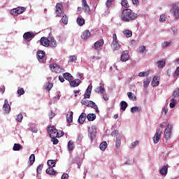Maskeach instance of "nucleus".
I'll use <instances>...</instances> for the list:
<instances>
[{
    "mask_svg": "<svg viewBox=\"0 0 179 179\" xmlns=\"http://www.w3.org/2000/svg\"><path fill=\"white\" fill-rule=\"evenodd\" d=\"M138 17V14L132 13L129 8L123 10L122 13V20L123 22H130V20H135Z\"/></svg>",
    "mask_w": 179,
    "mask_h": 179,
    "instance_id": "1",
    "label": "nucleus"
},
{
    "mask_svg": "<svg viewBox=\"0 0 179 179\" xmlns=\"http://www.w3.org/2000/svg\"><path fill=\"white\" fill-rule=\"evenodd\" d=\"M37 59L41 64H45V52L38 50L36 52Z\"/></svg>",
    "mask_w": 179,
    "mask_h": 179,
    "instance_id": "2",
    "label": "nucleus"
},
{
    "mask_svg": "<svg viewBox=\"0 0 179 179\" xmlns=\"http://www.w3.org/2000/svg\"><path fill=\"white\" fill-rule=\"evenodd\" d=\"M48 134H50V138H59L58 130L54 126L48 128Z\"/></svg>",
    "mask_w": 179,
    "mask_h": 179,
    "instance_id": "3",
    "label": "nucleus"
},
{
    "mask_svg": "<svg viewBox=\"0 0 179 179\" xmlns=\"http://www.w3.org/2000/svg\"><path fill=\"white\" fill-rule=\"evenodd\" d=\"M50 68L52 72H55V73H62V72L65 71L62 67H60L57 64H50Z\"/></svg>",
    "mask_w": 179,
    "mask_h": 179,
    "instance_id": "4",
    "label": "nucleus"
},
{
    "mask_svg": "<svg viewBox=\"0 0 179 179\" xmlns=\"http://www.w3.org/2000/svg\"><path fill=\"white\" fill-rule=\"evenodd\" d=\"M171 134H173V126L171 124H168L164 131V136L166 141H169V139L171 138Z\"/></svg>",
    "mask_w": 179,
    "mask_h": 179,
    "instance_id": "5",
    "label": "nucleus"
},
{
    "mask_svg": "<svg viewBox=\"0 0 179 179\" xmlns=\"http://www.w3.org/2000/svg\"><path fill=\"white\" fill-rule=\"evenodd\" d=\"M55 13L58 17H61L64 13V6L61 3H57L56 5Z\"/></svg>",
    "mask_w": 179,
    "mask_h": 179,
    "instance_id": "6",
    "label": "nucleus"
},
{
    "mask_svg": "<svg viewBox=\"0 0 179 179\" xmlns=\"http://www.w3.org/2000/svg\"><path fill=\"white\" fill-rule=\"evenodd\" d=\"M24 10H26V8L24 7H17L11 10V15L14 16H15V15H21Z\"/></svg>",
    "mask_w": 179,
    "mask_h": 179,
    "instance_id": "7",
    "label": "nucleus"
},
{
    "mask_svg": "<svg viewBox=\"0 0 179 179\" xmlns=\"http://www.w3.org/2000/svg\"><path fill=\"white\" fill-rule=\"evenodd\" d=\"M162 130H160V129H157L156 133L152 138L154 143L156 144L159 143V141H160V138H162Z\"/></svg>",
    "mask_w": 179,
    "mask_h": 179,
    "instance_id": "8",
    "label": "nucleus"
},
{
    "mask_svg": "<svg viewBox=\"0 0 179 179\" xmlns=\"http://www.w3.org/2000/svg\"><path fill=\"white\" fill-rule=\"evenodd\" d=\"M3 110L4 114H9V113H10V105H9V101H8V99L4 100Z\"/></svg>",
    "mask_w": 179,
    "mask_h": 179,
    "instance_id": "9",
    "label": "nucleus"
},
{
    "mask_svg": "<svg viewBox=\"0 0 179 179\" xmlns=\"http://www.w3.org/2000/svg\"><path fill=\"white\" fill-rule=\"evenodd\" d=\"M171 12H172L176 19H179V7L178 6L173 4L171 10Z\"/></svg>",
    "mask_w": 179,
    "mask_h": 179,
    "instance_id": "10",
    "label": "nucleus"
},
{
    "mask_svg": "<svg viewBox=\"0 0 179 179\" xmlns=\"http://www.w3.org/2000/svg\"><path fill=\"white\" fill-rule=\"evenodd\" d=\"M40 43L43 47H50V38L42 37L40 40Z\"/></svg>",
    "mask_w": 179,
    "mask_h": 179,
    "instance_id": "11",
    "label": "nucleus"
},
{
    "mask_svg": "<svg viewBox=\"0 0 179 179\" xmlns=\"http://www.w3.org/2000/svg\"><path fill=\"white\" fill-rule=\"evenodd\" d=\"M35 36L36 35L34 34V33L31 31H28L24 34L23 38L24 40H31V38H34Z\"/></svg>",
    "mask_w": 179,
    "mask_h": 179,
    "instance_id": "12",
    "label": "nucleus"
},
{
    "mask_svg": "<svg viewBox=\"0 0 179 179\" xmlns=\"http://www.w3.org/2000/svg\"><path fill=\"white\" fill-rule=\"evenodd\" d=\"M129 59V53L128 51H124L121 55L120 61L122 62H127Z\"/></svg>",
    "mask_w": 179,
    "mask_h": 179,
    "instance_id": "13",
    "label": "nucleus"
},
{
    "mask_svg": "<svg viewBox=\"0 0 179 179\" xmlns=\"http://www.w3.org/2000/svg\"><path fill=\"white\" fill-rule=\"evenodd\" d=\"M103 45H104V40L100 39L94 43L93 48H94V50H99V48L103 47Z\"/></svg>",
    "mask_w": 179,
    "mask_h": 179,
    "instance_id": "14",
    "label": "nucleus"
},
{
    "mask_svg": "<svg viewBox=\"0 0 179 179\" xmlns=\"http://www.w3.org/2000/svg\"><path fill=\"white\" fill-rule=\"evenodd\" d=\"M96 130L95 128L92 127V129H89V137L91 141H93L96 138Z\"/></svg>",
    "mask_w": 179,
    "mask_h": 179,
    "instance_id": "15",
    "label": "nucleus"
},
{
    "mask_svg": "<svg viewBox=\"0 0 179 179\" xmlns=\"http://www.w3.org/2000/svg\"><path fill=\"white\" fill-rule=\"evenodd\" d=\"M82 6L85 12L87 13L90 12V7L89 6V4H87V1L86 0H82Z\"/></svg>",
    "mask_w": 179,
    "mask_h": 179,
    "instance_id": "16",
    "label": "nucleus"
},
{
    "mask_svg": "<svg viewBox=\"0 0 179 179\" xmlns=\"http://www.w3.org/2000/svg\"><path fill=\"white\" fill-rule=\"evenodd\" d=\"M110 47L112 50H113V51H118V50L121 48V45H120L118 41H113L110 45Z\"/></svg>",
    "mask_w": 179,
    "mask_h": 179,
    "instance_id": "17",
    "label": "nucleus"
},
{
    "mask_svg": "<svg viewBox=\"0 0 179 179\" xmlns=\"http://www.w3.org/2000/svg\"><path fill=\"white\" fill-rule=\"evenodd\" d=\"M90 36H92L90 31L87 29L83 31V34L81 35V38H83V40H87V38H90Z\"/></svg>",
    "mask_w": 179,
    "mask_h": 179,
    "instance_id": "18",
    "label": "nucleus"
},
{
    "mask_svg": "<svg viewBox=\"0 0 179 179\" xmlns=\"http://www.w3.org/2000/svg\"><path fill=\"white\" fill-rule=\"evenodd\" d=\"M157 68L159 69H163L164 66H166V59H162L157 62Z\"/></svg>",
    "mask_w": 179,
    "mask_h": 179,
    "instance_id": "19",
    "label": "nucleus"
},
{
    "mask_svg": "<svg viewBox=\"0 0 179 179\" xmlns=\"http://www.w3.org/2000/svg\"><path fill=\"white\" fill-rule=\"evenodd\" d=\"M79 85H80V80L79 79H76V80H73L71 81H70V86L71 87H78V86H79Z\"/></svg>",
    "mask_w": 179,
    "mask_h": 179,
    "instance_id": "20",
    "label": "nucleus"
},
{
    "mask_svg": "<svg viewBox=\"0 0 179 179\" xmlns=\"http://www.w3.org/2000/svg\"><path fill=\"white\" fill-rule=\"evenodd\" d=\"M159 84H160V81H159V77L155 76L151 82L152 86L155 87L156 86H159Z\"/></svg>",
    "mask_w": 179,
    "mask_h": 179,
    "instance_id": "21",
    "label": "nucleus"
},
{
    "mask_svg": "<svg viewBox=\"0 0 179 179\" xmlns=\"http://www.w3.org/2000/svg\"><path fill=\"white\" fill-rule=\"evenodd\" d=\"M66 121L69 124H71V122H73V112H72V111L69 112V114H67V115H66Z\"/></svg>",
    "mask_w": 179,
    "mask_h": 179,
    "instance_id": "22",
    "label": "nucleus"
},
{
    "mask_svg": "<svg viewBox=\"0 0 179 179\" xmlns=\"http://www.w3.org/2000/svg\"><path fill=\"white\" fill-rule=\"evenodd\" d=\"M88 107H91L92 108H94V110H95L96 113H100V110H99V107L97 106L96 103L93 102L92 101H90Z\"/></svg>",
    "mask_w": 179,
    "mask_h": 179,
    "instance_id": "23",
    "label": "nucleus"
},
{
    "mask_svg": "<svg viewBox=\"0 0 179 179\" xmlns=\"http://www.w3.org/2000/svg\"><path fill=\"white\" fill-rule=\"evenodd\" d=\"M86 121V113H82L81 115L79 116L78 122L79 124H83Z\"/></svg>",
    "mask_w": 179,
    "mask_h": 179,
    "instance_id": "24",
    "label": "nucleus"
},
{
    "mask_svg": "<svg viewBox=\"0 0 179 179\" xmlns=\"http://www.w3.org/2000/svg\"><path fill=\"white\" fill-rule=\"evenodd\" d=\"M167 171H169V166L167 165L164 166V167L159 170L161 176H166Z\"/></svg>",
    "mask_w": 179,
    "mask_h": 179,
    "instance_id": "25",
    "label": "nucleus"
},
{
    "mask_svg": "<svg viewBox=\"0 0 179 179\" xmlns=\"http://www.w3.org/2000/svg\"><path fill=\"white\" fill-rule=\"evenodd\" d=\"M63 77L66 80H69V82H72L73 80V76L69 73H63Z\"/></svg>",
    "mask_w": 179,
    "mask_h": 179,
    "instance_id": "26",
    "label": "nucleus"
},
{
    "mask_svg": "<svg viewBox=\"0 0 179 179\" xmlns=\"http://www.w3.org/2000/svg\"><path fill=\"white\" fill-rule=\"evenodd\" d=\"M49 46L55 48L57 47V41L54 38H49Z\"/></svg>",
    "mask_w": 179,
    "mask_h": 179,
    "instance_id": "27",
    "label": "nucleus"
},
{
    "mask_svg": "<svg viewBox=\"0 0 179 179\" xmlns=\"http://www.w3.org/2000/svg\"><path fill=\"white\" fill-rule=\"evenodd\" d=\"M34 162H36V156L34 155V154H31L29 158L28 162L29 166H33Z\"/></svg>",
    "mask_w": 179,
    "mask_h": 179,
    "instance_id": "28",
    "label": "nucleus"
},
{
    "mask_svg": "<svg viewBox=\"0 0 179 179\" xmlns=\"http://www.w3.org/2000/svg\"><path fill=\"white\" fill-rule=\"evenodd\" d=\"M92 94V88H88L86 90V92L84 94V99H90V95Z\"/></svg>",
    "mask_w": 179,
    "mask_h": 179,
    "instance_id": "29",
    "label": "nucleus"
},
{
    "mask_svg": "<svg viewBox=\"0 0 179 179\" xmlns=\"http://www.w3.org/2000/svg\"><path fill=\"white\" fill-rule=\"evenodd\" d=\"M46 174H49V176H55V174H57V172L52 168H48L46 169Z\"/></svg>",
    "mask_w": 179,
    "mask_h": 179,
    "instance_id": "30",
    "label": "nucleus"
},
{
    "mask_svg": "<svg viewBox=\"0 0 179 179\" xmlns=\"http://www.w3.org/2000/svg\"><path fill=\"white\" fill-rule=\"evenodd\" d=\"M56 164H57V161L54 159L48 160V166H49L50 168L52 169V167H55Z\"/></svg>",
    "mask_w": 179,
    "mask_h": 179,
    "instance_id": "31",
    "label": "nucleus"
},
{
    "mask_svg": "<svg viewBox=\"0 0 179 179\" xmlns=\"http://www.w3.org/2000/svg\"><path fill=\"white\" fill-rule=\"evenodd\" d=\"M76 22H77V24H78V26H83V24H85V21L83 17H78Z\"/></svg>",
    "mask_w": 179,
    "mask_h": 179,
    "instance_id": "32",
    "label": "nucleus"
},
{
    "mask_svg": "<svg viewBox=\"0 0 179 179\" xmlns=\"http://www.w3.org/2000/svg\"><path fill=\"white\" fill-rule=\"evenodd\" d=\"M122 33L127 38L132 37V31H129V29H124Z\"/></svg>",
    "mask_w": 179,
    "mask_h": 179,
    "instance_id": "33",
    "label": "nucleus"
},
{
    "mask_svg": "<svg viewBox=\"0 0 179 179\" xmlns=\"http://www.w3.org/2000/svg\"><path fill=\"white\" fill-rule=\"evenodd\" d=\"M22 149H23V147L19 143H15L13 148V150H14L15 152L17 150H22Z\"/></svg>",
    "mask_w": 179,
    "mask_h": 179,
    "instance_id": "34",
    "label": "nucleus"
},
{
    "mask_svg": "<svg viewBox=\"0 0 179 179\" xmlns=\"http://www.w3.org/2000/svg\"><path fill=\"white\" fill-rule=\"evenodd\" d=\"M88 121H94L96 120V114L90 113L87 115Z\"/></svg>",
    "mask_w": 179,
    "mask_h": 179,
    "instance_id": "35",
    "label": "nucleus"
},
{
    "mask_svg": "<svg viewBox=\"0 0 179 179\" xmlns=\"http://www.w3.org/2000/svg\"><path fill=\"white\" fill-rule=\"evenodd\" d=\"M115 146H116L117 149H120V148L121 147V137L120 136H117L116 138Z\"/></svg>",
    "mask_w": 179,
    "mask_h": 179,
    "instance_id": "36",
    "label": "nucleus"
},
{
    "mask_svg": "<svg viewBox=\"0 0 179 179\" xmlns=\"http://www.w3.org/2000/svg\"><path fill=\"white\" fill-rule=\"evenodd\" d=\"M120 106L121 110H122V111H125V110H127V107H128V103L124 101H122L120 103Z\"/></svg>",
    "mask_w": 179,
    "mask_h": 179,
    "instance_id": "37",
    "label": "nucleus"
},
{
    "mask_svg": "<svg viewBox=\"0 0 179 179\" xmlns=\"http://www.w3.org/2000/svg\"><path fill=\"white\" fill-rule=\"evenodd\" d=\"M68 20H69L68 15H66V14L62 15V22L63 23V24H68Z\"/></svg>",
    "mask_w": 179,
    "mask_h": 179,
    "instance_id": "38",
    "label": "nucleus"
},
{
    "mask_svg": "<svg viewBox=\"0 0 179 179\" xmlns=\"http://www.w3.org/2000/svg\"><path fill=\"white\" fill-rule=\"evenodd\" d=\"M67 148L69 151L73 150V149H75V147L73 146V141H69L67 145Z\"/></svg>",
    "mask_w": 179,
    "mask_h": 179,
    "instance_id": "39",
    "label": "nucleus"
},
{
    "mask_svg": "<svg viewBox=\"0 0 179 179\" xmlns=\"http://www.w3.org/2000/svg\"><path fill=\"white\" fill-rule=\"evenodd\" d=\"M90 103V101L86 99V98L81 99V104H83V106H86L87 107H89Z\"/></svg>",
    "mask_w": 179,
    "mask_h": 179,
    "instance_id": "40",
    "label": "nucleus"
},
{
    "mask_svg": "<svg viewBox=\"0 0 179 179\" xmlns=\"http://www.w3.org/2000/svg\"><path fill=\"white\" fill-rule=\"evenodd\" d=\"M99 148L101 150H106V149H107V142L106 141L102 142L100 144Z\"/></svg>",
    "mask_w": 179,
    "mask_h": 179,
    "instance_id": "41",
    "label": "nucleus"
},
{
    "mask_svg": "<svg viewBox=\"0 0 179 179\" xmlns=\"http://www.w3.org/2000/svg\"><path fill=\"white\" fill-rule=\"evenodd\" d=\"M171 103L169 104L171 108H174L176 107V104H177V100H176L174 98L171 99Z\"/></svg>",
    "mask_w": 179,
    "mask_h": 179,
    "instance_id": "42",
    "label": "nucleus"
},
{
    "mask_svg": "<svg viewBox=\"0 0 179 179\" xmlns=\"http://www.w3.org/2000/svg\"><path fill=\"white\" fill-rule=\"evenodd\" d=\"M173 99H176V97H179V88L175 90L172 94Z\"/></svg>",
    "mask_w": 179,
    "mask_h": 179,
    "instance_id": "43",
    "label": "nucleus"
},
{
    "mask_svg": "<svg viewBox=\"0 0 179 179\" xmlns=\"http://www.w3.org/2000/svg\"><path fill=\"white\" fill-rule=\"evenodd\" d=\"M121 5L124 8H129V3H128V0H122Z\"/></svg>",
    "mask_w": 179,
    "mask_h": 179,
    "instance_id": "44",
    "label": "nucleus"
},
{
    "mask_svg": "<svg viewBox=\"0 0 179 179\" xmlns=\"http://www.w3.org/2000/svg\"><path fill=\"white\" fill-rule=\"evenodd\" d=\"M127 96L130 100H136V96L132 92H127Z\"/></svg>",
    "mask_w": 179,
    "mask_h": 179,
    "instance_id": "45",
    "label": "nucleus"
},
{
    "mask_svg": "<svg viewBox=\"0 0 179 179\" xmlns=\"http://www.w3.org/2000/svg\"><path fill=\"white\" fill-rule=\"evenodd\" d=\"M149 73H150L149 71L140 72L138 73V76H140V78H143V76H148Z\"/></svg>",
    "mask_w": 179,
    "mask_h": 179,
    "instance_id": "46",
    "label": "nucleus"
},
{
    "mask_svg": "<svg viewBox=\"0 0 179 179\" xmlns=\"http://www.w3.org/2000/svg\"><path fill=\"white\" fill-rule=\"evenodd\" d=\"M44 167V165L43 164H41L38 166L36 172L38 174H41V171L43 170V168Z\"/></svg>",
    "mask_w": 179,
    "mask_h": 179,
    "instance_id": "47",
    "label": "nucleus"
},
{
    "mask_svg": "<svg viewBox=\"0 0 179 179\" xmlns=\"http://www.w3.org/2000/svg\"><path fill=\"white\" fill-rule=\"evenodd\" d=\"M96 91L98 93H101V94H103V93H104L105 89L104 87L103 86H99L96 88Z\"/></svg>",
    "mask_w": 179,
    "mask_h": 179,
    "instance_id": "48",
    "label": "nucleus"
},
{
    "mask_svg": "<svg viewBox=\"0 0 179 179\" xmlns=\"http://www.w3.org/2000/svg\"><path fill=\"white\" fill-rule=\"evenodd\" d=\"M145 50L146 46L145 45H141L138 48V52H140V54H143V52H145Z\"/></svg>",
    "mask_w": 179,
    "mask_h": 179,
    "instance_id": "49",
    "label": "nucleus"
},
{
    "mask_svg": "<svg viewBox=\"0 0 179 179\" xmlns=\"http://www.w3.org/2000/svg\"><path fill=\"white\" fill-rule=\"evenodd\" d=\"M149 83H150V78H148L146 80L143 82V87H149Z\"/></svg>",
    "mask_w": 179,
    "mask_h": 179,
    "instance_id": "50",
    "label": "nucleus"
},
{
    "mask_svg": "<svg viewBox=\"0 0 179 179\" xmlns=\"http://www.w3.org/2000/svg\"><path fill=\"white\" fill-rule=\"evenodd\" d=\"M78 58L75 55H71L69 57V63L74 62V61H76Z\"/></svg>",
    "mask_w": 179,
    "mask_h": 179,
    "instance_id": "51",
    "label": "nucleus"
},
{
    "mask_svg": "<svg viewBox=\"0 0 179 179\" xmlns=\"http://www.w3.org/2000/svg\"><path fill=\"white\" fill-rule=\"evenodd\" d=\"M92 62H96V61H100L101 57L99 56H92Z\"/></svg>",
    "mask_w": 179,
    "mask_h": 179,
    "instance_id": "52",
    "label": "nucleus"
},
{
    "mask_svg": "<svg viewBox=\"0 0 179 179\" xmlns=\"http://www.w3.org/2000/svg\"><path fill=\"white\" fill-rule=\"evenodd\" d=\"M17 93L18 94V96H22L24 93V89L23 88H20L17 90Z\"/></svg>",
    "mask_w": 179,
    "mask_h": 179,
    "instance_id": "53",
    "label": "nucleus"
},
{
    "mask_svg": "<svg viewBox=\"0 0 179 179\" xmlns=\"http://www.w3.org/2000/svg\"><path fill=\"white\" fill-rule=\"evenodd\" d=\"M131 113H139V108L137 106L132 107L131 108Z\"/></svg>",
    "mask_w": 179,
    "mask_h": 179,
    "instance_id": "54",
    "label": "nucleus"
},
{
    "mask_svg": "<svg viewBox=\"0 0 179 179\" xmlns=\"http://www.w3.org/2000/svg\"><path fill=\"white\" fill-rule=\"evenodd\" d=\"M52 86H54L53 84L51 83H50V82H48V83H47L46 90H47L48 92H50V90H51V89H52Z\"/></svg>",
    "mask_w": 179,
    "mask_h": 179,
    "instance_id": "55",
    "label": "nucleus"
},
{
    "mask_svg": "<svg viewBox=\"0 0 179 179\" xmlns=\"http://www.w3.org/2000/svg\"><path fill=\"white\" fill-rule=\"evenodd\" d=\"M16 120H17V121L18 122H22V120H23V115L19 114V115L17 116Z\"/></svg>",
    "mask_w": 179,
    "mask_h": 179,
    "instance_id": "56",
    "label": "nucleus"
},
{
    "mask_svg": "<svg viewBox=\"0 0 179 179\" xmlns=\"http://www.w3.org/2000/svg\"><path fill=\"white\" fill-rule=\"evenodd\" d=\"M170 44H171V42H167L165 41L162 43V48H166V47H169V45H170Z\"/></svg>",
    "mask_w": 179,
    "mask_h": 179,
    "instance_id": "57",
    "label": "nucleus"
},
{
    "mask_svg": "<svg viewBox=\"0 0 179 179\" xmlns=\"http://www.w3.org/2000/svg\"><path fill=\"white\" fill-rule=\"evenodd\" d=\"M136 44H138V43L136 42V41L135 40H132L130 41V47H135V45H136Z\"/></svg>",
    "mask_w": 179,
    "mask_h": 179,
    "instance_id": "58",
    "label": "nucleus"
},
{
    "mask_svg": "<svg viewBox=\"0 0 179 179\" xmlns=\"http://www.w3.org/2000/svg\"><path fill=\"white\" fill-rule=\"evenodd\" d=\"M52 138V142H53V145H58V140L57 139V137H51Z\"/></svg>",
    "mask_w": 179,
    "mask_h": 179,
    "instance_id": "59",
    "label": "nucleus"
},
{
    "mask_svg": "<svg viewBox=\"0 0 179 179\" xmlns=\"http://www.w3.org/2000/svg\"><path fill=\"white\" fill-rule=\"evenodd\" d=\"M159 22H166V15H160Z\"/></svg>",
    "mask_w": 179,
    "mask_h": 179,
    "instance_id": "60",
    "label": "nucleus"
},
{
    "mask_svg": "<svg viewBox=\"0 0 179 179\" xmlns=\"http://www.w3.org/2000/svg\"><path fill=\"white\" fill-rule=\"evenodd\" d=\"M106 7L108 8V9H109V8L111 7V5H113V2L108 1V0H107L106 2Z\"/></svg>",
    "mask_w": 179,
    "mask_h": 179,
    "instance_id": "61",
    "label": "nucleus"
},
{
    "mask_svg": "<svg viewBox=\"0 0 179 179\" xmlns=\"http://www.w3.org/2000/svg\"><path fill=\"white\" fill-rule=\"evenodd\" d=\"M49 118L50 120H52V118H54V117H55V113L52 111H51L50 113H49Z\"/></svg>",
    "mask_w": 179,
    "mask_h": 179,
    "instance_id": "62",
    "label": "nucleus"
},
{
    "mask_svg": "<svg viewBox=\"0 0 179 179\" xmlns=\"http://www.w3.org/2000/svg\"><path fill=\"white\" fill-rule=\"evenodd\" d=\"M139 145V141H136L132 143L131 146L132 148H135L136 146H138Z\"/></svg>",
    "mask_w": 179,
    "mask_h": 179,
    "instance_id": "63",
    "label": "nucleus"
},
{
    "mask_svg": "<svg viewBox=\"0 0 179 179\" xmlns=\"http://www.w3.org/2000/svg\"><path fill=\"white\" fill-rule=\"evenodd\" d=\"M69 177V175H68V173H63V175L62 176V179H68Z\"/></svg>",
    "mask_w": 179,
    "mask_h": 179,
    "instance_id": "64",
    "label": "nucleus"
}]
</instances>
